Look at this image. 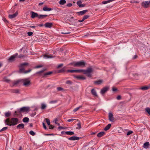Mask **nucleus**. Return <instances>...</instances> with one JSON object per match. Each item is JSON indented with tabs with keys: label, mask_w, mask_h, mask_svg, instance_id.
<instances>
[{
	"label": "nucleus",
	"mask_w": 150,
	"mask_h": 150,
	"mask_svg": "<svg viewBox=\"0 0 150 150\" xmlns=\"http://www.w3.org/2000/svg\"><path fill=\"white\" fill-rule=\"evenodd\" d=\"M18 119L16 118H12L11 119H7L5 120L6 125L9 126H13L17 124Z\"/></svg>",
	"instance_id": "1"
},
{
	"label": "nucleus",
	"mask_w": 150,
	"mask_h": 150,
	"mask_svg": "<svg viewBox=\"0 0 150 150\" xmlns=\"http://www.w3.org/2000/svg\"><path fill=\"white\" fill-rule=\"evenodd\" d=\"M85 64L86 63L83 61L77 62H74L69 64V65H72L75 67H84Z\"/></svg>",
	"instance_id": "2"
},
{
	"label": "nucleus",
	"mask_w": 150,
	"mask_h": 150,
	"mask_svg": "<svg viewBox=\"0 0 150 150\" xmlns=\"http://www.w3.org/2000/svg\"><path fill=\"white\" fill-rule=\"evenodd\" d=\"M93 71V70L91 68H89L86 70H84V74L87 75L89 77H91V73Z\"/></svg>",
	"instance_id": "3"
},
{
	"label": "nucleus",
	"mask_w": 150,
	"mask_h": 150,
	"mask_svg": "<svg viewBox=\"0 0 150 150\" xmlns=\"http://www.w3.org/2000/svg\"><path fill=\"white\" fill-rule=\"evenodd\" d=\"M21 81L23 83V85L25 86H27L30 83V81L28 79H21Z\"/></svg>",
	"instance_id": "4"
},
{
	"label": "nucleus",
	"mask_w": 150,
	"mask_h": 150,
	"mask_svg": "<svg viewBox=\"0 0 150 150\" xmlns=\"http://www.w3.org/2000/svg\"><path fill=\"white\" fill-rule=\"evenodd\" d=\"M142 4L144 7L145 8H148L150 6V1H143L142 3Z\"/></svg>",
	"instance_id": "5"
},
{
	"label": "nucleus",
	"mask_w": 150,
	"mask_h": 150,
	"mask_svg": "<svg viewBox=\"0 0 150 150\" xmlns=\"http://www.w3.org/2000/svg\"><path fill=\"white\" fill-rule=\"evenodd\" d=\"M18 54L17 53H15L14 54L11 56L8 59V61L9 62H12L16 58Z\"/></svg>",
	"instance_id": "6"
},
{
	"label": "nucleus",
	"mask_w": 150,
	"mask_h": 150,
	"mask_svg": "<svg viewBox=\"0 0 150 150\" xmlns=\"http://www.w3.org/2000/svg\"><path fill=\"white\" fill-rule=\"evenodd\" d=\"M109 90V87H106L102 89L100 91V93L102 95L105 93Z\"/></svg>",
	"instance_id": "7"
},
{
	"label": "nucleus",
	"mask_w": 150,
	"mask_h": 150,
	"mask_svg": "<svg viewBox=\"0 0 150 150\" xmlns=\"http://www.w3.org/2000/svg\"><path fill=\"white\" fill-rule=\"evenodd\" d=\"M29 108L28 107H23L20 109L19 112H25L28 111Z\"/></svg>",
	"instance_id": "8"
},
{
	"label": "nucleus",
	"mask_w": 150,
	"mask_h": 150,
	"mask_svg": "<svg viewBox=\"0 0 150 150\" xmlns=\"http://www.w3.org/2000/svg\"><path fill=\"white\" fill-rule=\"evenodd\" d=\"M74 77L78 80H85L86 79V78L83 75L75 76Z\"/></svg>",
	"instance_id": "9"
},
{
	"label": "nucleus",
	"mask_w": 150,
	"mask_h": 150,
	"mask_svg": "<svg viewBox=\"0 0 150 150\" xmlns=\"http://www.w3.org/2000/svg\"><path fill=\"white\" fill-rule=\"evenodd\" d=\"M53 25V23H46L44 25L46 28H51L52 27Z\"/></svg>",
	"instance_id": "10"
},
{
	"label": "nucleus",
	"mask_w": 150,
	"mask_h": 150,
	"mask_svg": "<svg viewBox=\"0 0 150 150\" xmlns=\"http://www.w3.org/2000/svg\"><path fill=\"white\" fill-rule=\"evenodd\" d=\"M77 4L79 7H83L86 6V5L84 4H82L81 1L80 0L79 1L76 2Z\"/></svg>",
	"instance_id": "11"
},
{
	"label": "nucleus",
	"mask_w": 150,
	"mask_h": 150,
	"mask_svg": "<svg viewBox=\"0 0 150 150\" xmlns=\"http://www.w3.org/2000/svg\"><path fill=\"white\" fill-rule=\"evenodd\" d=\"M22 67H21L20 69V72L22 73H26L29 72L31 71V69H29L28 71H24V69Z\"/></svg>",
	"instance_id": "12"
},
{
	"label": "nucleus",
	"mask_w": 150,
	"mask_h": 150,
	"mask_svg": "<svg viewBox=\"0 0 150 150\" xmlns=\"http://www.w3.org/2000/svg\"><path fill=\"white\" fill-rule=\"evenodd\" d=\"M109 119L110 121L113 122L114 121L113 115L111 112H110L109 113Z\"/></svg>",
	"instance_id": "13"
},
{
	"label": "nucleus",
	"mask_w": 150,
	"mask_h": 150,
	"mask_svg": "<svg viewBox=\"0 0 150 150\" xmlns=\"http://www.w3.org/2000/svg\"><path fill=\"white\" fill-rule=\"evenodd\" d=\"M68 139L70 140L74 141L79 139V137H77L73 136L70 137L68 138Z\"/></svg>",
	"instance_id": "14"
},
{
	"label": "nucleus",
	"mask_w": 150,
	"mask_h": 150,
	"mask_svg": "<svg viewBox=\"0 0 150 150\" xmlns=\"http://www.w3.org/2000/svg\"><path fill=\"white\" fill-rule=\"evenodd\" d=\"M31 18H34L35 17H38V14L37 13H35L33 11L31 12Z\"/></svg>",
	"instance_id": "15"
},
{
	"label": "nucleus",
	"mask_w": 150,
	"mask_h": 150,
	"mask_svg": "<svg viewBox=\"0 0 150 150\" xmlns=\"http://www.w3.org/2000/svg\"><path fill=\"white\" fill-rule=\"evenodd\" d=\"M91 93L95 97H97L98 95L96 91L94 88L92 89L91 90Z\"/></svg>",
	"instance_id": "16"
},
{
	"label": "nucleus",
	"mask_w": 150,
	"mask_h": 150,
	"mask_svg": "<svg viewBox=\"0 0 150 150\" xmlns=\"http://www.w3.org/2000/svg\"><path fill=\"white\" fill-rule=\"evenodd\" d=\"M43 57L45 59H50L54 57L50 54H46L43 55Z\"/></svg>",
	"instance_id": "17"
},
{
	"label": "nucleus",
	"mask_w": 150,
	"mask_h": 150,
	"mask_svg": "<svg viewBox=\"0 0 150 150\" xmlns=\"http://www.w3.org/2000/svg\"><path fill=\"white\" fill-rule=\"evenodd\" d=\"M60 121V118L59 117H58L55 118L54 120L53 121V122H54L57 125H59V124L58 123V122H59Z\"/></svg>",
	"instance_id": "18"
},
{
	"label": "nucleus",
	"mask_w": 150,
	"mask_h": 150,
	"mask_svg": "<svg viewBox=\"0 0 150 150\" xmlns=\"http://www.w3.org/2000/svg\"><path fill=\"white\" fill-rule=\"evenodd\" d=\"M18 14V13L17 12H16V13H15L14 14H13L9 15V17L10 18L12 19L14 18H15L17 16Z\"/></svg>",
	"instance_id": "19"
},
{
	"label": "nucleus",
	"mask_w": 150,
	"mask_h": 150,
	"mask_svg": "<svg viewBox=\"0 0 150 150\" xmlns=\"http://www.w3.org/2000/svg\"><path fill=\"white\" fill-rule=\"evenodd\" d=\"M87 11V10H85L79 12L77 13L79 15H82L85 14V13H86Z\"/></svg>",
	"instance_id": "20"
},
{
	"label": "nucleus",
	"mask_w": 150,
	"mask_h": 150,
	"mask_svg": "<svg viewBox=\"0 0 150 150\" xmlns=\"http://www.w3.org/2000/svg\"><path fill=\"white\" fill-rule=\"evenodd\" d=\"M43 10L45 11H50L52 10V9L51 8H48L47 6H45L43 9Z\"/></svg>",
	"instance_id": "21"
},
{
	"label": "nucleus",
	"mask_w": 150,
	"mask_h": 150,
	"mask_svg": "<svg viewBox=\"0 0 150 150\" xmlns=\"http://www.w3.org/2000/svg\"><path fill=\"white\" fill-rule=\"evenodd\" d=\"M24 125L23 124L21 123L18 125L17 126V128L18 129H23L24 128Z\"/></svg>",
	"instance_id": "22"
},
{
	"label": "nucleus",
	"mask_w": 150,
	"mask_h": 150,
	"mask_svg": "<svg viewBox=\"0 0 150 150\" xmlns=\"http://www.w3.org/2000/svg\"><path fill=\"white\" fill-rule=\"evenodd\" d=\"M149 142H146L144 144V147L146 149H147L148 148L149 145Z\"/></svg>",
	"instance_id": "23"
},
{
	"label": "nucleus",
	"mask_w": 150,
	"mask_h": 150,
	"mask_svg": "<svg viewBox=\"0 0 150 150\" xmlns=\"http://www.w3.org/2000/svg\"><path fill=\"white\" fill-rule=\"evenodd\" d=\"M20 82H21V80H19L17 81H14L13 82V86H16L18 85Z\"/></svg>",
	"instance_id": "24"
},
{
	"label": "nucleus",
	"mask_w": 150,
	"mask_h": 150,
	"mask_svg": "<svg viewBox=\"0 0 150 150\" xmlns=\"http://www.w3.org/2000/svg\"><path fill=\"white\" fill-rule=\"evenodd\" d=\"M150 87L148 86H144L142 87L139 88L140 89L143 90H148L149 88Z\"/></svg>",
	"instance_id": "25"
},
{
	"label": "nucleus",
	"mask_w": 150,
	"mask_h": 150,
	"mask_svg": "<svg viewBox=\"0 0 150 150\" xmlns=\"http://www.w3.org/2000/svg\"><path fill=\"white\" fill-rule=\"evenodd\" d=\"M66 2V1L65 0H60L59 1V3L60 5H63L65 4Z\"/></svg>",
	"instance_id": "26"
},
{
	"label": "nucleus",
	"mask_w": 150,
	"mask_h": 150,
	"mask_svg": "<svg viewBox=\"0 0 150 150\" xmlns=\"http://www.w3.org/2000/svg\"><path fill=\"white\" fill-rule=\"evenodd\" d=\"M47 107V105L46 104L42 103L41 104V109L42 110L46 108Z\"/></svg>",
	"instance_id": "27"
},
{
	"label": "nucleus",
	"mask_w": 150,
	"mask_h": 150,
	"mask_svg": "<svg viewBox=\"0 0 150 150\" xmlns=\"http://www.w3.org/2000/svg\"><path fill=\"white\" fill-rule=\"evenodd\" d=\"M105 134V132H102L98 133L97 134V136L98 137H101L102 136H103Z\"/></svg>",
	"instance_id": "28"
},
{
	"label": "nucleus",
	"mask_w": 150,
	"mask_h": 150,
	"mask_svg": "<svg viewBox=\"0 0 150 150\" xmlns=\"http://www.w3.org/2000/svg\"><path fill=\"white\" fill-rule=\"evenodd\" d=\"M65 133L67 135H73L74 134V133L73 132L67 131L65 132Z\"/></svg>",
	"instance_id": "29"
},
{
	"label": "nucleus",
	"mask_w": 150,
	"mask_h": 150,
	"mask_svg": "<svg viewBox=\"0 0 150 150\" xmlns=\"http://www.w3.org/2000/svg\"><path fill=\"white\" fill-rule=\"evenodd\" d=\"M111 125L110 124H108L104 128V130L105 131H107L110 128Z\"/></svg>",
	"instance_id": "30"
},
{
	"label": "nucleus",
	"mask_w": 150,
	"mask_h": 150,
	"mask_svg": "<svg viewBox=\"0 0 150 150\" xmlns=\"http://www.w3.org/2000/svg\"><path fill=\"white\" fill-rule=\"evenodd\" d=\"M47 16V15H40L38 16V18L39 19L44 18L46 17Z\"/></svg>",
	"instance_id": "31"
},
{
	"label": "nucleus",
	"mask_w": 150,
	"mask_h": 150,
	"mask_svg": "<svg viewBox=\"0 0 150 150\" xmlns=\"http://www.w3.org/2000/svg\"><path fill=\"white\" fill-rule=\"evenodd\" d=\"M29 120V118L27 117H25L23 120V121L24 122H28Z\"/></svg>",
	"instance_id": "32"
},
{
	"label": "nucleus",
	"mask_w": 150,
	"mask_h": 150,
	"mask_svg": "<svg viewBox=\"0 0 150 150\" xmlns=\"http://www.w3.org/2000/svg\"><path fill=\"white\" fill-rule=\"evenodd\" d=\"M103 82V81L102 80H99L97 81H95L94 83L97 84L99 85L100 84Z\"/></svg>",
	"instance_id": "33"
},
{
	"label": "nucleus",
	"mask_w": 150,
	"mask_h": 150,
	"mask_svg": "<svg viewBox=\"0 0 150 150\" xmlns=\"http://www.w3.org/2000/svg\"><path fill=\"white\" fill-rule=\"evenodd\" d=\"M11 113L9 112H6L5 113V115L6 117H9L11 115Z\"/></svg>",
	"instance_id": "34"
},
{
	"label": "nucleus",
	"mask_w": 150,
	"mask_h": 150,
	"mask_svg": "<svg viewBox=\"0 0 150 150\" xmlns=\"http://www.w3.org/2000/svg\"><path fill=\"white\" fill-rule=\"evenodd\" d=\"M82 106H79L77 107L76 108H75L74 110H73V112H76L80 108H81Z\"/></svg>",
	"instance_id": "35"
},
{
	"label": "nucleus",
	"mask_w": 150,
	"mask_h": 150,
	"mask_svg": "<svg viewBox=\"0 0 150 150\" xmlns=\"http://www.w3.org/2000/svg\"><path fill=\"white\" fill-rule=\"evenodd\" d=\"M145 111L149 114L150 115V108H146L145 109Z\"/></svg>",
	"instance_id": "36"
},
{
	"label": "nucleus",
	"mask_w": 150,
	"mask_h": 150,
	"mask_svg": "<svg viewBox=\"0 0 150 150\" xmlns=\"http://www.w3.org/2000/svg\"><path fill=\"white\" fill-rule=\"evenodd\" d=\"M84 69H79V70H76V72L80 73V72H83L84 73Z\"/></svg>",
	"instance_id": "37"
},
{
	"label": "nucleus",
	"mask_w": 150,
	"mask_h": 150,
	"mask_svg": "<svg viewBox=\"0 0 150 150\" xmlns=\"http://www.w3.org/2000/svg\"><path fill=\"white\" fill-rule=\"evenodd\" d=\"M45 120H46V122L47 123V125H50V121L49 120L47 119H45Z\"/></svg>",
	"instance_id": "38"
},
{
	"label": "nucleus",
	"mask_w": 150,
	"mask_h": 150,
	"mask_svg": "<svg viewBox=\"0 0 150 150\" xmlns=\"http://www.w3.org/2000/svg\"><path fill=\"white\" fill-rule=\"evenodd\" d=\"M77 127L76 128L77 129H80L81 128V124L80 122H79L77 124Z\"/></svg>",
	"instance_id": "39"
},
{
	"label": "nucleus",
	"mask_w": 150,
	"mask_h": 150,
	"mask_svg": "<svg viewBox=\"0 0 150 150\" xmlns=\"http://www.w3.org/2000/svg\"><path fill=\"white\" fill-rule=\"evenodd\" d=\"M52 73V72H50V71L46 73H44V76H47V75H50V74H51Z\"/></svg>",
	"instance_id": "40"
},
{
	"label": "nucleus",
	"mask_w": 150,
	"mask_h": 150,
	"mask_svg": "<svg viewBox=\"0 0 150 150\" xmlns=\"http://www.w3.org/2000/svg\"><path fill=\"white\" fill-rule=\"evenodd\" d=\"M29 133L32 136H34L35 135V133L32 130L30 131L29 132Z\"/></svg>",
	"instance_id": "41"
},
{
	"label": "nucleus",
	"mask_w": 150,
	"mask_h": 150,
	"mask_svg": "<svg viewBox=\"0 0 150 150\" xmlns=\"http://www.w3.org/2000/svg\"><path fill=\"white\" fill-rule=\"evenodd\" d=\"M67 71L68 72L73 73L74 72H76V70H69Z\"/></svg>",
	"instance_id": "42"
},
{
	"label": "nucleus",
	"mask_w": 150,
	"mask_h": 150,
	"mask_svg": "<svg viewBox=\"0 0 150 150\" xmlns=\"http://www.w3.org/2000/svg\"><path fill=\"white\" fill-rule=\"evenodd\" d=\"M133 133V131H129V132H128L127 133V135H129L130 134H132Z\"/></svg>",
	"instance_id": "43"
},
{
	"label": "nucleus",
	"mask_w": 150,
	"mask_h": 150,
	"mask_svg": "<svg viewBox=\"0 0 150 150\" xmlns=\"http://www.w3.org/2000/svg\"><path fill=\"white\" fill-rule=\"evenodd\" d=\"M28 64V63H23L21 64V67H23V66H24V65H27Z\"/></svg>",
	"instance_id": "44"
},
{
	"label": "nucleus",
	"mask_w": 150,
	"mask_h": 150,
	"mask_svg": "<svg viewBox=\"0 0 150 150\" xmlns=\"http://www.w3.org/2000/svg\"><path fill=\"white\" fill-rule=\"evenodd\" d=\"M27 34L29 36H30L33 35V33L32 32H28Z\"/></svg>",
	"instance_id": "45"
},
{
	"label": "nucleus",
	"mask_w": 150,
	"mask_h": 150,
	"mask_svg": "<svg viewBox=\"0 0 150 150\" xmlns=\"http://www.w3.org/2000/svg\"><path fill=\"white\" fill-rule=\"evenodd\" d=\"M57 102V100H52V101H50V103H51V104H52V103H56Z\"/></svg>",
	"instance_id": "46"
},
{
	"label": "nucleus",
	"mask_w": 150,
	"mask_h": 150,
	"mask_svg": "<svg viewBox=\"0 0 150 150\" xmlns=\"http://www.w3.org/2000/svg\"><path fill=\"white\" fill-rule=\"evenodd\" d=\"M7 129V127H4L0 130V131H4L5 130H6Z\"/></svg>",
	"instance_id": "47"
},
{
	"label": "nucleus",
	"mask_w": 150,
	"mask_h": 150,
	"mask_svg": "<svg viewBox=\"0 0 150 150\" xmlns=\"http://www.w3.org/2000/svg\"><path fill=\"white\" fill-rule=\"evenodd\" d=\"M4 80L7 82H8L10 81V80L7 79L6 78H4Z\"/></svg>",
	"instance_id": "48"
},
{
	"label": "nucleus",
	"mask_w": 150,
	"mask_h": 150,
	"mask_svg": "<svg viewBox=\"0 0 150 150\" xmlns=\"http://www.w3.org/2000/svg\"><path fill=\"white\" fill-rule=\"evenodd\" d=\"M89 17V16L86 15L83 16V18L84 20H85V19L88 18Z\"/></svg>",
	"instance_id": "49"
},
{
	"label": "nucleus",
	"mask_w": 150,
	"mask_h": 150,
	"mask_svg": "<svg viewBox=\"0 0 150 150\" xmlns=\"http://www.w3.org/2000/svg\"><path fill=\"white\" fill-rule=\"evenodd\" d=\"M57 89L58 91H61L63 90V88L61 87H58L57 88Z\"/></svg>",
	"instance_id": "50"
},
{
	"label": "nucleus",
	"mask_w": 150,
	"mask_h": 150,
	"mask_svg": "<svg viewBox=\"0 0 150 150\" xmlns=\"http://www.w3.org/2000/svg\"><path fill=\"white\" fill-rule=\"evenodd\" d=\"M75 120V119H69L67 120V121L69 122L71 121H73L74 120Z\"/></svg>",
	"instance_id": "51"
},
{
	"label": "nucleus",
	"mask_w": 150,
	"mask_h": 150,
	"mask_svg": "<svg viewBox=\"0 0 150 150\" xmlns=\"http://www.w3.org/2000/svg\"><path fill=\"white\" fill-rule=\"evenodd\" d=\"M72 4L71 3H69L67 5V6L68 7H71L72 6Z\"/></svg>",
	"instance_id": "52"
},
{
	"label": "nucleus",
	"mask_w": 150,
	"mask_h": 150,
	"mask_svg": "<svg viewBox=\"0 0 150 150\" xmlns=\"http://www.w3.org/2000/svg\"><path fill=\"white\" fill-rule=\"evenodd\" d=\"M109 3L108 0L107 1H104L102 2V3L103 4H105Z\"/></svg>",
	"instance_id": "53"
},
{
	"label": "nucleus",
	"mask_w": 150,
	"mask_h": 150,
	"mask_svg": "<svg viewBox=\"0 0 150 150\" xmlns=\"http://www.w3.org/2000/svg\"><path fill=\"white\" fill-rule=\"evenodd\" d=\"M66 83L68 84H71L72 82L71 81L68 80L66 81Z\"/></svg>",
	"instance_id": "54"
},
{
	"label": "nucleus",
	"mask_w": 150,
	"mask_h": 150,
	"mask_svg": "<svg viewBox=\"0 0 150 150\" xmlns=\"http://www.w3.org/2000/svg\"><path fill=\"white\" fill-rule=\"evenodd\" d=\"M112 90L113 91H115L117 90V89L116 88L113 87L112 88Z\"/></svg>",
	"instance_id": "55"
},
{
	"label": "nucleus",
	"mask_w": 150,
	"mask_h": 150,
	"mask_svg": "<svg viewBox=\"0 0 150 150\" xmlns=\"http://www.w3.org/2000/svg\"><path fill=\"white\" fill-rule=\"evenodd\" d=\"M42 124L43 125V127L45 129H46L47 128L46 127V125H45V123L44 122H43L42 123Z\"/></svg>",
	"instance_id": "56"
},
{
	"label": "nucleus",
	"mask_w": 150,
	"mask_h": 150,
	"mask_svg": "<svg viewBox=\"0 0 150 150\" xmlns=\"http://www.w3.org/2000/svg\"><path fill=\"white\" fill-rule=\"evenodd\" d=\"M49 126V128L50 129H52L54 128V126L52 125H50Z\"/></svg>",
	"instance_id": "57"
},
{
	"label": "nucleus",
	"mask_w": 150,
	"mask_h": 150,
	"mask_svg": "<svg viewBox=\"0 0 150 150\" xmlns=\"http://www.w3.org/2000/svg\"><path fill=\"white\" fill-rule=\"evenodd\" d=\"M70 33V32H63L61 33L62 34H69Z\"/></svg>",
	"instance_id": "58"
},
{
	"label": "nucleus",
	"mask_w": 150,
	"mask_h": 150,
	"mask_svg": "<svg viewBox=\"0 0 150 150\" xmlns=\"http://www.w3.org/2000/svg\"><path fill=\"white\" fill-rule=\"evenodd\" d=\"M121 98V97L120 96H118L117 97V99L118 100H120Z\"/></svg>",
	"instance_id": "59"
},
{
	"label": "nucleus",
	"mask_w": 150,
	"mask_h": 150,
	"mask_svg": "<svg viewBox=\"0 0 150 150\" xmlns=\"http://www.w3.org/2000/svg\"><path fill=\"white\" fill-rule=\"evenodd\" d=\"M3 20L6 23L8 22L7 20L5 18H3Z\"/></svg>",
	"instance_id": "60"
},
{
	"label": "nucleus",
	"mask_w": 150,
	"mask_h": 150,
	"mask_svg": "<svg viewBox=\"0 0 150 150\" xmlns=\"http://www.w3.org/2000/svg\"><path fill=\"white\" fill-rule=\"evenodd\" d=\"M58 129H64L65 128L63 127L60 126L58 127Z\"/></svg>",
	"instance_id": "61"
},
{
	"label": "nucleus",
	"mask_w": 150,
	"mask_h": 150,
	"mask_svg": "<svg viewBox=\"0 0 150 150\" xmlns=\"http://www.w3.org/2000/svg\"><path fill=\"white\" fill-rule=\"evenodd\" d=\"M63 65V64H60L57 67L58 68H59L60 67H61V66H62Z\"/></svg>",
	"instance_id": "62"
},
{
	"label": "nucleus",
	"mask_w": 150,
	"mask_h": 150,
	"mask_svg": "<svg viewBox=\"0 0 150 150\" xmlns=\"http://www.w3.org/2000/svg\"><path fill=\"white\" fill-rule=\"evenodd\" d=\"M43 71H39V72H38L37 73V74H40L42 72H43Z\"/></svg>",
	"instance_id": "63"
},
{
	"label": "nucleus",
	"mask_w": 150,
	"mask_h": 150,
	"mask_svg": "<svg viewBox=\"0 0 150 150\" xmlns=\"http://www.w3.org/2000/svg\"><path fill=\"white\" fill-rule=\"evenodd\" d=\"M6 150H14V149H11V148H9V149H6Z\"/></svg>",
	"instance_id": "64"
}]
</instances>
